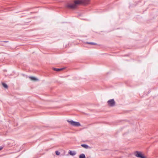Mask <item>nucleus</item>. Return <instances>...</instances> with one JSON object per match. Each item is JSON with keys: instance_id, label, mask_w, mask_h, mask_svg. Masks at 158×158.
<instances>
[{"instance_id": "obj_13", "label": "nucleus", "mask_w": 158, "mask_h": 158, "mask_svg": "<svg viewBox=\"0 0 158 158\" xmlns=\"http://www.w3.org/2000/svg\"><path fill=\"white\" fill-rule=\"evenodd\" d=\"M3 42H4V43H7V42H8V41H3Z\"/></svg>"}, {"instance_id": "obj_8", "label": "nucleus", "mask_w": 158, "mask_h": 158, "mask_svg": "<svg viewBox=\"0 0 158 158\" xmlns=\"http://www.w3.org/2000/svg\"><path fill=\"white\" fill-rule=\"evenodd\" d=\"M79 158H85V156L84 154H81L79 156Z\"/></svg>"}, {"instance_id": "obj_7", "label": "nucleus", "mask_w": 158, "mask_h": 158, "mask_svg": "<svg viewBox=\"0 0 158 158\" xmlns=\"http://www.w3.org/2000/svg\"><path fill=\"white\" fill-rule=\"evenodd\" d=\"M64 68H62L60 69H57L56 68H53V70L54 71H59L61 70H63Z\"/></svg>"}, {"instance_id": "obj_3", "label": "nucleus", "mask_w": 158, "mask_h": 158, "mask_svg": "<svg viewBox=\"0 0 158 158\" xmlns=\"http://www.w3.org/2000/svg\"><path fill=\"white\" fill-rule=\"evenodd\" d=\"M135 156L138 157L140 158H146L141 153V152L136 151L135 152Z\"/></svg>"}, {"instance_id": "obj_11", "label": "nucleus", "mask_w": 158, "mask_h": 158, "mask_svg": "<svg viewBox=\"0 0 158 158\" xmlns=\"http://www.w3.org/2000/svg\"><path fill=\"white\" fill-rule=\"evenodd\" d=\"M87 44H91V45H96L97 44L95 43L94 42H87Z\"/></svg>"}, {"instance_id": "obj_5", "label": "nucleus", "mask_w": 158, "mask_h": 158, "mask_svg": "<svg viewBox=\"0 0 158 158\" xmlns=\"http://www.w3.org/2000/svg\"><path fill=\"white\" fill-rule=\"evenodd\" d=\"M69 153L70 155L73 156L75 155L76 154L75 151H69Z\"/></svg>"}, {"instance_id": "obj_9", "label": "nucleus", "mask_w": 158, "mask_h": 158, "mask_svg": "<svg viewBox=\"0 0 158 158\" xmlns=\"http://www.w3.org/2000/svg\"><path fill=\"white\" fill-rule=\"evenodd\" d=\"M29 78H30L32 80L35 81L37 80V79L35 77H30Z\"/></svg>"}, {"instance_id": "obj_6", "label": "nucleus", "mask_w": 158, "mask_h": 158, "mask_svg": "<svg viewBox=\"0 0 158 158\" xmlns=\"http://www.w3.org/2000/svg\"><path fill=\"white\" fill-rule=\"evenodd\" d=\"M81 146L86 149H88L89 148H90L87 145L85 144H82L81 145Z\"/></svg>"}, {"instance_id": "obj_14", "label": "nucleus", "mask_w": 158, "mask_h": 158, "mask_svg": "<svg viewBox=\"0 0 158 158\" xmlns=\"http://www.w3.org/2000/svg\"><path fill=\"white\" fill-rule=\"evenodd\" d=\"M3 148V147H0V150H2Z\"/></svg>"}, {"instance_id": "obj_10", "label": "nucleus", "mask_w": 158, "mask_h": 158, "mask_svg": "<svg viewBox=\"0 0 158 158\" xmlns=\"http://www.w3.org/2000/svg\"><path fill=\"white\" fill-rule=\"evenodd\" d=\"M2 85L5 88H8V86L7 85L4 83H2Z\"/></svg>"}, {"instance_id": "obj_1", "label": "nucleus", "mask_w": 158, "mask_h": 158, "mask_svg": "<svg viewBox=\"0 0 158 158\" xmlns=\"http://www.w3.org/2000/svg\"><path fill=\"white\" fill-rule=\"evenodd\" d=\"M89 0H79L75 1L73 4H68L66 6L67 8L74 9L76 8L78 5L82 4L86 5L89 3Z\"/></svg>"}, {"instance_id": "obj_12", "label": "nucleus", "mask_w": 158, "mask_h": 158, "mask_svg": "<svg viewBox=\"0 0 158 158\" xmlns=\"http://www.w3.org/2000/svg\"><path fill=\"white\" fill-rule=\"evenodd\" d=\"M55 153L57 155H59L60 154V152L58 151H56Z\"/></svg>"}, {"instance_id": "obj_2", "label": "nucleus", "mask_w": 158, "mask_h": 158, "mask_svg": "<svg viewBox=\"0 0 158 158\" xmlns=\"http://www.w3.org/2000/svg\"><path fill=\"white\" fill-rule=\"evenodd\" d=\"M67 121L69 123L72 125L74 126H81V124L78 122H75L73 120L69 121Z\"/></svg>"}, {"instance_id": "obj_4", "label": "nucleus", "mask_w": 158, "mask_h": 158, "mask_svg": "<svg viewBox=\"0 0 158 158\" xmlns=\"http://www.w3.org/2000/svg\"><path fill=\"white\" fill-rule=\"evenodd\" d=\"M107 102L108 104L111 106H114L115 104V102L113 99L108 100Z\"/></svg>"}]
</instances>
